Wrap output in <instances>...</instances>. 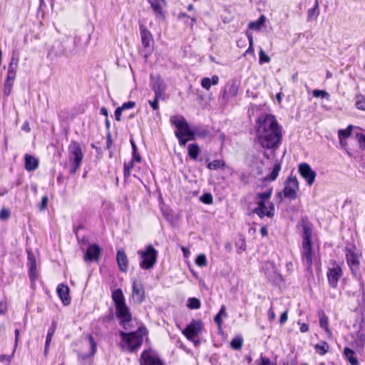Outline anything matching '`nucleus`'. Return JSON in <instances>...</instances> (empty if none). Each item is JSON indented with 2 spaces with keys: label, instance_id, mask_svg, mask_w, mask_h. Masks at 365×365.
<instances>
[{
  "label": "nucleus",
  "instance_id": "8",
  "mask_svg": "<svg viewBox=\"0 0 365 365\" xmlns=\"http://www.w3.org/2000/svg\"><path fill=\"white\" fill-rule=\"evenodd\" d=\"M139 29L142 46L146 58L153 51L154 40L152 34L145 25L140 24Z\"/></svg>",
  "mask_w": 365,
  "mask_h": 365
},
{
  "label": "nucleus",
  "instance_id": "18",
  "mask_svg": "<svg viewBox=\"0 0 365 365\" xmlns=\"http://www.w3.org/2000/svg\"><path fill=\"white\" fill-rule=\"evenodd\" d=\"M28 255V266L29 267V277L32 282L37 278L36 264L34 253L30 249L26 250Z\"/></svg>",
  "mask_w": 365,
  "mask_h": 365
},
{
  "label": "nucleus",
  "instance_id": "11",
  "mask_svg": "<svg viewBox=\"0 0 365 365\" xmlns=\"http://www.w3.org/2000/svg\"><path fill=\"white\" fill-rule=\"evenodd\" d=\"M299 173L302 178L307 182L309 186L314 184L317 176L316 172L312 169L311 166L307 163H302L299 165Z\"/></svg>",
  "mask_w": 365,
  "mask_h": 365
},
{
  "label": "nucleus",
  "instance_id": "54",
  "mask_svg": "<svg viewBox=\"0 0 365 365\" xmlns=\"http://www.w3.org/2000/svg\"><path fill=\"white\" fill-rule=\"evenodd\" d=\"M158 100H161V98H157L156 94H155V98L153 101H149V104L153 108V110H156L158 109Z\"/></svg>",
  "mask_w": 365,
  "mask_h": 365
},
{
  "label": "nucleus",
  "instance_id": "9",
  "mask_svg": "<svg viewBox=\"0 0 365 365\" xmlns=\"http://www.w3.org/2000/svg\"><path fill=\"white\" fill-rule=\"evenodd\" d=\"M150 86L155 94H156L157 98L165 99L164 94L167 89V84L160 76L151 74Z\"/></svg>",
  "mask_w": 365,
  "mask_h": 365
},
{
  "label": "nucleus",
  "instance_id": "12",
  "mask_svg": "<svg viewBox=\"0 0 365 365\" xmlns=\"http://www.w3.org/2000/svg\"><path fill=\"white\" fill-rule=\"evenodd\" d=\"M202 328V322L199 320L192 321L183 330V334L190 341H194V339L199 334Z\"/></svg>",
  "mask_w": 365,
  "mask_h": 365
},
{
  "label": "nucleus",
  "instance_id": "62",
  "mask_svg": "<svg viewBox=\"0 0 365 365\" xmlns=\"http://www.w3.org/2000/svg\"><path fill=\"white\" fill-rule=\"evenodd\" d=\"M21 129H22V130H24L25 132H27V133L29 132L31 130L29 123L27 121L24 122L21 126Z\"/></svg>",
  "mask_w": 365,
  "mask_h": 365
},
{
  "label": "nucleus",
  "instance_id": "21",
  "mask_svg": "<svg viewBox=\"0 0 365 365\" xmlns=\"http://www.w3.org/2000/svg\"><path fill=\"white\" fill-rule=\"evenodd\" d=\"M150 6L158 19H164L163 7L165 5V0H148Z\"/></svg>",
  "mask_w": 365,
  "mask_h": 365
},
{
  "label": "nucleus",
  "instance_id": "52",
  "mask_svg": "<svg viewBox=\"0 0 365 365\" xmlns=\"http://www.w3.org/2000/svg\"><path fill=\"white\" fill-rule=\"evenodd\" d=\"M48 202V197L47 196H43L42 197V199H41V205L39 206L40 211H43V210H44L47 207Z\"/></svg>",
  "mask_w": 365,
  "mask_h": 365
},
{
  "label": "nucleus",
  "instance_id": "64",
  "mask_svg": "<svg viewBox=\"0 0 365 365\" xmlns=\"http://www.w3.org/2000/svg\"><path fill=\"white\" fill-rule=\"evenodd\" d=\"M134 161H135V160H132L130 163H125V164H124V170H132V168H133V162H134Z\"/></svg>",
  "mask_w": 365,
  "mask_h": 365
},
{
  "label": "nucleus",
  "instance_id": "47",
  "mask_svg": "<svg viewBox=\"0 0 365 365\" xmlns=\"http://www.w3.org/2000/svg\"><path fill=\"white\" fill-rule=\"evenodd\" d=\"M175 135L176 138L178 139L179 144L180 146H185L186 143L189 141L187 138H185L180 131H175Z\"/></svg>",
  "mask_w": 365,
  "mask_h": 365
},
{
  "label": "nucleus",
  "instance_id": "15",
  "mask_svg": "<svg viewBox=\"0 0 365 365\" xmlns=\"http://www.w3.org/2000/svg\"><path fill=\"white\" fill-rule=\"evenodd\" d=\"M302 258L304 265L309 271H312V249L311 243L302 244Z\"/></svg>",
  "mask_w": 365,
  "mask_h": 365
},
{
  "label": "nucleus",
  "instance_id": "39",
  "mask_svg": "<svg viewBox=\"0 0 365 365\" xmlns=\"http://www.w3.org/2000/svg\"><path fill=\"white\" fill-rule=\"evenodd\" d=\"M200 305V300L195 297L189 298L187 300V307L191 309H199Z\"/></svg>",
  "mask_w": 365,
  "mask_h": 365
},
{
  "label": "nucleus",
  "instance_id": "36",
  "mask_svg": "<svg viewBox=\"0 0 365 365\" xmlns=\"http://www.w3.org/2000/svg\"><path fill=\"white\" fill-rule=\"evenodd\" d=\"M280 170H281L280 164L278 163H276L273 167L272 172L270 173V174L268 176L266 177V179L269 181H273V180H276L279 175V172L280 171Z\"/></svg>",
  "mask_w": 365,
  "mask_h": 365
},
{
  "label": "nucleus",
  "instance_id": "34",
  "mask_svg": "<svg viewBox=\"0 0 365 365\" xmlns=\"http://www.w3.org/2000/svg\"><path fill=\"white\" fill-rule=\"evenodd\" d=\"M314 348L319 354L324 355L328 352L329 346L326 341H322L319 344H316Z\"/></svg>",
  "mask_w": 365,
  "mask_h": 365
},
{
  "label": "nucleus",
  "instance_id": "20",
  "mask_svg": "<svg viewBox=\"0 0 365 365\" xmlns=\"http://www.w3.org/2000/svg\"><path fill=\"white\" fill-rule=\"evenodd\" d=\"M101 252V249L97 245H90L85 254L84 259L86 261H96L99 258V255Z\"/></svg>",
  "mask_w": 365,
  "mask_h": 365
},
{
  "label": "nucleus",
  "instance_id": "33",
  "mask_svg": "<svg viewBox=\"0 0 365 365\" xmlns=\"http://www.w3.org/2000/svg\"><path fill=\"white\" fill-rule=\"evenodd\" d=\"M344 356L351 365H359V361L356 357L354 356V352L349 348L346 347L344 350Z\"/></svg>",
  "mask_w": 365,
  "mask_h": 365
},
{
  "label": "nucleus",
  "instance_id": "25",
  "mask_svg": "<svg viewBox=\"0 0 365 365\" xmlns=\"http://www.w3.org/2000/svg\"><path fill=\"white\" fill-rule=\"evenodd\" d=\"M56 291L63 304H68L70 303L68 287L63 284H60L58 285Z\"/></svg>",
  "mask_w": 365,
  "mask_h": 365
},
{
  "label": "nucleus",
  "instance_id": "32",
  "mask_svg": "<svg viewBox=\"0 0 365 365\" xmlns=\"http://www.w3.org/2000/svg\"><path fill=\"white\" fill-rule=\"evenodd\" d=\"M265 20L266 17L262 15L257 21L250 22L248 27L252 30L258 31L265 22Z\"/></svg>",
  "mask_w": 365,
  "mask_h": 365
},
{
  "label": "nucleus",
  "instance_id": "13",
  "mask_svg": "<svg viewBox=\"0 0 365 365\" xmlns=\"http://www.w3.org/2000/svg\"><path fill=\"white\" fill-rule=\"evenodd\" d=\"M170 121L176 128L177 130L175 131H180L182 135L185 134L190 129L188 122L182 115H172Z\"/></svg>",
  "mask_w": 365,
  "mask_h": 365
},
{
  "label": "nucleus",
  "instance_id": "42",
  "mask_svg": "<svg viewBox=\"0 0 365 365\" xmlns=\"http://www.w3.org/2000/svg\"><path fill=\"white\" fill-rule=\"evenodd\" d=\"M352 128H353V126L351 125H350L348 126V128L346 129L339 130L338 131L339 138H349L351 135V134Z\"/></svg>",
  "mask_w": 365,
  "mask_h": 365
},
{
  "label": "nucleus",
  "instance_id": "14",
  "mask_svg": "<svg viewBox=\"0 0 365 365\" xmlns=\"http://www.w3.org/2000/svg\"><path fill=\"white\" fill-rule=\"evenodd\" d=\"M132 299L137 303L140 304L145 298V291L141 282L134 280L132 284Z\"/></svg>",
  "mask_w": 365,
  "mask_h": 365
},
{
  "label": "nucleus",
  "instance_id": "58",
  "mask_svg": "<svg viewBox=\"0 0 365 365\" xmlns=\"http://www.w3.org/2000/svg\"><path fill=\"white\" fill-rule=\"evenodd\" d=\"M287 311H285L281 314L280 319H279V322L281 324H283L287 322Z\"/></svg>",
  "mask_w": 365,
  "mask_h": 365
},
{
  "label": "nucleus",
  "instance_id": "5",
  "mask_svg": "<svg viewBox=\"0 0 365 365\" xmlns=\"http://www.w3.org/2000/svg\"><path fill=\"white\" fill-rule=\"evenodd\" d=\"M141 261L140 267L143 269H151L156 263L158 257V251L152 245H148L144 250L138 251Z\"/></svg>",
  "mask_w": 365,
  "mask_h": 365
},
{
  "label": "nucleus",
  "instance_id": "38",
  "mask_svg": "<svg viewBox=\"0 0 365 365\" xmlns=\"http://www.w3.org/2000/svg\"><path fill=\"white\" fill-rule=\"evenodd\" d=\"M225 166V162L222 160H215L207 164V168L210 170H217Z\"/></svg>",
  "mask_w": 365,
  "mask_h": 365
},
{
  "label": "nucleus",
  "instance_id": "3",
  "mask_svg": "<svg viewBox=\"0 0 365 365\" xmlns=\"http://www.w3.org/2000/svg\"><path fill=\"white\" fill-rule=\"evenodd\" d=\"M119 334L122 339V346L126 345L128 350L135 351L140 347L143 337L146 334V329L144 327H139L135 331L125 333L120 331Z\"/></svg>",
  "mask_w": 365,
  "mask_h": 365
},
{
  "label": "nucleus",
  "instance_id": "53",
  "mask_svg": "<svg viewBox=\"0 0 365 365\" xmlns=\"http://www.w3.org/2000/svg\"><path fill=\"white\" fill-rule=\"evenodd\" d=\"M356 136L361 146L365 149V135L357 133Z\"/></svg>",
  "mask_w": 365,
  "mask_h": 365
},
{
  "label": "nucleus",
  "instance_id": "27",
  "mask_svg": "<svg viewBox=\"0 0 365 365\" xmlns=\"http://www.w3.org/2000/svg\"><path fill=\"white\" fill-rule=\"evenodd\" d=\"M87 338H88V342H89V346H90L91 351H90V353L88 354H78V357L82 359H88L90 356H93L96 354V352L97 344H96V342L95 341L93 337L91 335H88Z\"/></svg>",
  "mask_w": 365,
  "mask_h": 365
},
{
  "label": "nucleus",
  "instance_id": "41",
  "mask_svg": "<svg viewBox=\"0 0 365 365\" xmlns=\"http://www.w3.org/2000/svg\"><path fill=\"white\" fill-rule=\"evenodd\" d=\"M355 104L358 109L365 110V97L361 95L357 96Z\"/></svg>",
  "mask_w": 365,
  "mask_h": 365
},
{
  "label": "nucleus",
  "instance_id": "61",
  "mask_svg": "<svg viewBox=\"0 0 365 365\" xmlns=\"http://www.w3.org/2000/svg\"><path fill=\"white\" fill-rule=\"evenodd\" d=\"M214 321L218 325L219 327H221L222 324V316L219 315L218 314L214 318Z\"/></svg>",
  "mask_w": 365,
  "mask_h": 365
},
{
  "label": "nucleus",
  "instance_id": "24",
  "mask_svg": "<svg viewBox=\"0 0 365 365\" xmlns=\"http://www.w3.org/2000/svg\"><path fill=\"white\" fill-rule=\"evenodd\" d=\"M239 82L237 80H230L226 84L223 94L225 96H235L237 94Z\"/></svg>",
  "mask_w": 365,
  "mask_h": 365
},
{
  "label": "nucleus",
  "instance_id": "28",
  "mask_svg": "<svg viewBox=\"0 0 365 365\" xmlns=\"http://www.w3.org/2000/svg\"><path fill=\"white\" fill-rule=\"evenodd\" d=\"M112 299L115 303V307L125 304V297L120 289H117L113 292Z\"/></svg>",
  "mask_w": 365,
  "mask_h": 365
},
{
  "label": "nucleus",
  "instance_id": "31",
  "mask_svg": "<svg viewBox=\"0 0 365 365\" xmlns=\"http://www.w3.org/2000/svg\"><path fill=\"white\" fill-rule=\"evenodd\" d=\"M187 152L189 157L192 160H196L200 153L199 145L196 143H192L187 146Z\"/></svg>",
  "mask_w": 365,
  "mask_h": 365
},
{
  "label": "nucleus",
  "instance_id": "60",
  "mask_svg": "<svg viewBox=\"0 0 365 365\" xmlns=\"http://www.w3.org/2000/svg\"><path fill=\"white\" fill-rule=\"evenodd\" d=\"M218 314L222 317H224L225 318L227 317V314L226 313V307L225 305L221 306V308L218 312Z\"/></svg>",
  "mask_w": 365,
  "mask_h": 365
},
{
  "label": "nucleus",
  "instance_id": "10",
  "mask_svg": "<svg viewBox=\"0 0 365 365\" xmlns=\"http://www.w3.org/2000/svg\"><path fill=\"white\" fill-rule=\"evenodd\" d=\"M299 190V182L296 177L290 176L287 178L284 189V195L285 197L294 200L297 197V192Z\"/></svg>",
  "mask_w": 365,
  "mask_h": 365
},
{
  "label": "nucleus",
  "instance_id": "51",
  "mask_svg": "<svg viewBox=\"0 0 365 365\" xmlns=\"http://www.w3.org/2000/svg\"><path fill=\"white\" fill-rule=\"evenodd\" d=\"M270 60L269 57L265 53V52L262 50L259 52V62L260 63H267Z\"/></svg>",
  "mask_w": 365,
  "mask_h": 365
},
{
  "label": "nucleus",
  "instance_id": "19",
  "mask_svg": "<svg viewBox=\"0 0 365 365\" xmlns=\"http://www.w3.org/2000/svg\"><path fill=\"white\" fill-rule=\"evenodd\" d=\"M346 259L352 272L356 270L359 265V255L351 249H347Z\"/></svg>",
  "mask_w": 365,
  "mask_h": 365
},
{
  "label": "nucleus",
  "instance_id": "44",
  "mask_svg": "<svg viewBox=\"0 0 365 365\" xmlns=\"http://www.w3.org/2000/svg\"><path fill=\"white\" fill-rule=\"evenodd\" d=\"M313 96L315 98L321 97L323 98H326L327 100H329L330 98V95L329 94V93H327L325 91L317 90V89L313 91Z\"/></svg>",
  "mask_w": 365,
  "mask_h": 365
},
{
  "label": "nucleus",
  "instance_id": "46",
  "mask_svg": "<svg viewBox=\"0 0 365 365\" xmlns=\"http://www.w3.org/2000/svg\"><path fill=\"white\" fill-rule=\"evenodd\" d=\"M195 263L199 267H205L207 264L205 255L203 254L199 255L195 259Z\"/></svg>",
  "mask_w": 365,
  "mask_h": 365
},
{
  "label": "nucleus",
  "instance_id": "26",
  "mask_svg": "<svg viewBox=\"0 0 365 365\" xmlns=\"http://www.w3.org/2000/svg\"><path fill=\"white\" fill-rule=\"evenodd\" d=\"M38 166V161L36 158L29 154L25 155V169L27 171H33L36 170Z\"/></svg>",
  "mask_w": 365,
  "mask_h": 365
},
{
  "label": "nucleus",
  "instance_id": "30",
  "mask_svg": "<svg viewBox=\"0 0 365 365\" xmlns=\"http://www.w3.org/2000/svg\"><path fill=\"white\" fill-rule=\"evenodd\" d=\"M303 232H302V244H308L311 243V237H312V229L309 225L307 223H304L302 225Z\"/></svg>",
  "mask_w": 365,
  "mask_h": 365
},
{
  "label": "nucleus",
  "instance_id": "48",
  "mask_svg": "<svg viewBox=\"0 0 365 365\" xmlns=\"http://www.w3.org/2000/svg\"><path fill=\"white\" fill-rule=\"evenodd\" d=\"M200 199L201 202H202L205 204H207V205L211 204L213 200L212 196L210 193H204L200 197Z\"/></svg>",
  "mask_w": 365,
  "mask_h": 365
},
{
  "label": "nucleus",
  "instance_id": "57",
  "mask_svg": "<svg viewBox=\"0 0 365 365\" xmlns=\"http://www.w3.org/2000/svg\"><path fill=\"white\" fill-rule=\"evenodd\" d=\"M260 359H261V364H259L258 365H272L270 359L269 358H267V357L261 355Z\"/></svg>",
  "mask_w": 365,
  "mask_h": 365
},
{
  "label": "nucleus",
  "instance_id": "55",
  "mask_svg": "<svg viewBox=\"0 0 365 365\" xmlns=\"http://www.w3.org/2000/svg\"><path fill=\"white\" fill-rule=\"evenodd\" d=\"M135 102H133V101H128L127 103H124L122 105V106H120V107L123 110H125V109L133 108L135 106Z\"/></svg>",
  "mask_w": 365,
  "mask_h": 365
},
{
  "label": "nucleus",
  "instance_id": "1",
  "mask_svg": "<svg viewBox=\"0 0 365 365\" xmlns=\"http://www.w3.org/2000/svg\"><path fill=\"white\" fill-rule=\"evenodd\" d=\"M257 123V137L260 145L266 149H277L282 142V132L275 117L271 114L262 115Z\"/></svg>",
  "mask_w": 365,
  "mask_h": 365
},
{
  "label": "nucleus",
  "instance_id": "29",
  "mask_svg": "<svg viewBox=\"0 0 365 365\" xmlns=\"http://www.w3.org/2000/svg\"><path fill=\"white\" fill-rule=\"evenodd\" d=\"M219 82V78L217 76H213L212 78H203L201 80V86L203 88L208 91L212 85H217Z\"/></svg>",
  "mask_w": 365,
  "mask_h": 365
},
{
  "label": "nucleus",
  "instance_id": "22",
  "mask_svg": "<svg viewBox=\"0 0 365 365\" xmlns=\"http://www.w3.org/2000/svg\"><path fill=\"white\" fill-rule=\"evenodd\" d=\"M16 78V71L15 70H9L7 73V77L4 83V93L5 96H8L10 95L12 86Z\"/></svg>",
  "mask_w": 365,
  "mask_h": 365
},
{
  "label": "nucleus",
  "instance_id": "63",
  "mask_svg": "<svg viewBox=\"0 0 365 365\" xmlns=\"http://www.w3.org/2000/svg\"><path fill=\"white\" fill-rule=\"evenodd\" d=\"M267 314L270 321H272L275 319V314L272 308L269 309Z\"/></svg>",
  "mask_w": 365,
  "mask_h": 365
},
{
  "label": "nucleus",
  "instance_id": "50",
  "mask_svg": "<svg viewBox=\"0 0 365 365\" xmlns=\"http://www.w3.org/2000/svg\"><path fill=\"white\" fill-rule=\"evenodd\" d=\"M184 18L190 19H191V24L190 27L192 28L193 26L194 23L196 21V16H188L185 13H180L178 16V19H182Z\"/></svg>",
  "mask_w": 365,
  "mask_h": 365
},
{
  "label": "nucleus",
  "instance_id": "6",
  "mask_svg": "<svg viewBox=\"0 0 365 365\" xmlns=\"http://www.w3.org/2000/svg\"><path fill=\"white\" fill-rule=\"evenodd\" d=\"M69 162L71 164V174H75L79 169L83 155L80 145L76 141H71L68 148Z\"/></svg>",
  "mask_w": 365,
  "mask_h": 365
},
{
  "label": "nucleus",
  "instance_id": "56",
  "mask_svg": "<svg viewBox=\"0 0 365 365\" xmlns=\"http://www.w3.org/2000/svg\"><path fill=\"white\" fill-rule=\"evenodd\" d=\"M123 110V108H121V107H118L115 109V120H118V121H120L121 120L120 117H121V114H122V111Z\"/></svg>",
  "mask_w": 365,
  "mask_h": 365
},
{
  "label": "nucleus",
  "instance_id": "35",
  "mask_svg": "<svg viewBox=\"0 0 365 365\" xmlns=\"http://www.w3.org/2000/svg\"><path fill=\"white\" fill-rule=\"evenodd\" d=\"M207 131L203 130L202 132L198 133V135L200 136H205L207 135ZM197 135V130L195 128L192 130L191 128L186 132L185 134H183V136L185 138H187V140H194L195 139L196 135Z\"/></svg>",
  "mask_w": 365,
  "mask_h": 365
},
{
  "label": "nucleus",
  "instance_id": "43",
  "mask_svg": "<svg viewBox=\"0 0 365 365\" xmlns=\"http://www.w3.org/2000/svg\"><path fill=\"white\" fill-rule=\"evenodd\" d=\"M130 143L132 145V150H133V160H135L138 163H140L141 161V158L139 153L137 152V146L134 141L133 140H130Z\"/></svg>",
  "mask_w": 365,
  "mask_h": 365
},
{
  "label": "nucleus",
  "instance_id": "7",
  "mask_svg": "<svg viewBox=\"0 0 365 365\" xmlns=\"http://www.w3.org/2000/svg\"><path fill=\"white\" fill-rule=\"evenodd\" d=\"M116 317L120 319V324L125 329H130L134 320L132 318L129 308L125 304L115 307Z\"/></svg>",
  "mask_w": 365,
  "mask_h": 365
},
{
  "label": "nucleus",
  "instance_id": "45",
  "mask_svg": "<svg viewBox=\"0 0 365 365\" xmlns=\"http://www.w3.org/2000/svg\"><path fill=\"white\" fill-rule=\"evenodd\" d=\"M319 324L327 332L330 333V330L328 327V319L324 314L319 318Z\"/></svg>",
  "mask_w": 365,
  "mask_h": 365
},
{
  "label": "nucleus",
  "instance_id": "23",
  "mask_svg": "<svg viewBox=\"0 0 365 365\" xmlns=\"http://www.w3.org/2000/svg\"><path fill=\"white\" fill-rule=\"evenodd\" d=\"M116 260L120 271L126 272L128 267V259L125 252L123 250H118Z\"/></svg>",
  "mask_w": 365,
  "mask_h": 365
},
{
  "label": "nucleus",
  "instance_id": "4",
  "mask_svg": "<svg viewBox=\"0 0 365 365\" xmlns=\"http://www.w3.org/2000/svg\"><path fill=\"white\" fill-rule=\"evenodd\" d=\"M78 41L79 38L78 37L72 39L68 36H63L53 43L49 53L55 56H68L72 55Z\"/></svg>",
  "mask_w": 365,
  "mask_h": 365
},
{
  "label": "nucleus",
  "instance_id": "49",
  "mask_svg": "<svg viewBox=\"0 0 365 365\" xmlns=\"http://www.w3.org/2000/svg\"><path fill=\"white\" fill-rule=\"evenodd\" d=\"M10 215V211L6 208H3L0 212V220L3 221L7 220L9 218Z\"/></svg>",
  "mask_w": 365,
  "mask_h": 365
},
{
  "label": "nucleus",
  "instance_id": "59",
  "mask_svg": "<svg viewBox=\"0 0 365 365\" xmlns=\"http://www.w3.org/2000/svg\"><path fill=\"white\" fill-rule=\"evenodd\" d=\"M6 309H7L6 303L4 302H0V315L4 314L6 312Z\"/></svg>",
  "mask_w": 365,
  "mask_h": 365
},
{
  "label": "nucleus",
  "instance_id": "40",
  "mask_svg": "<svg viewBox=\"0 0 365 365\" xmlns=\"http://www.w3.org/2000/svg\"><path fill=\"white\" fill-rule=\"evenodd\" d=\"M56 329V323L53 322L51 327L49 328L48 333H47V336H46V341L47 346H49Z\"/></svg>",
  "mask_w": 365,
  "mask_h": 365
},
{
  "label": "nucleus",
  "instance_id": "37",
  "mask_svg": "<svg viewBox=\"0 0 365 365\" xmlns=\"http://www.w3.org/2000/svg\"><path fill=\"white\" fill-rule=\"evenodd\" d=\"M243 339L241 336H237L231 341V346L235 350H239L242 348Z\"/></svg>",
  "mask_w": 365,
  "mask_h": 365
},
{
  "label": "nucleus",
  "instance_id": "17",
  "mask_svg": "<svg viewBox=\"0 0 365 365\" xmlns=\"http://www.w3.org/2000/svg\"><path fill=\"white\" fill-rule=\"evenodd\" d=\"M341 275L342 270L340 267L336 266L333 268L329 269L327 272V277L329 285L332 287H336Z\"/></svg>",
  "mask_w": 365,
  "mask_h": 365
},
{
  "label": "nucleus",
  "instance_id": "16",
  "mask_svg": "<svg viewBox=\"0 0 365 365\" xmlns=\"http://www.w3.org/2000/svg\"><path fill=\"white\" fill-rule=\"evenodd\" d=\"M141 365H164L161 360L153 353L144 351L141 354Z\"/></svg>",
  "mask_w": 365,
  "mask_h": 365
},
{
  "label": "nucleus",
  "instance_id": "2",
  "mask_svg": "<svg viewBox=\"0 0 365 365\" xmlns=\"http://www.w3.org/2000/svg\"><path fill=\"white\" fill-rule=\"evenodd\" d=\"M272 190L264 192H258L255 197L257 207L253 210L260 218L264 217H272L274 215V205L270 202Z\"/></svg>",
  "mask_w": 365,
  "mask_h": 365
}]
</instances>
